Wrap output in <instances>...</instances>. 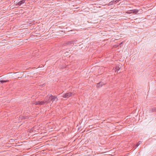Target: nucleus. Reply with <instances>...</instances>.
Wrapping results in <instances>:
<instances>
[{"label": "nucleus", "instance_id": "nucleus-1", "mask_svg": "<svg viewBox=\"0 0 156 156\" xmlns=\"http://www.w3.org/2000/svg\"><path fill=\"white\" fill-rule=\"evenodd\" d=\"M51 102V99L49 98V96L45 98L44 101H38L35 102V104L36 105H43L44 104H47Z\"/></svg>", "mask_w": 156, "mask_h": 156}, {"label": "nucleus", "instance_id": "nucleus-2", "mask_svg": "<svg viewBox=\"0 0 156 156\" xmlns=\"http://www.w3.org/2000/svg\"><path fill=\"white\" fill-rule=\"evenodd\" d=\"M74 94L73 93L71 92H68L65 94H63L62 96L64 98H68L69 97L74 95Z\"/></svg>", "mask_w": 156, "mask_h": 156}, {"label": "nucleus", "instance_id": "nucleus-3", "mask_svg": "<svg viewBox=\"0 0 156 156\" xmlns=\"http://www.w3.org/2000/svg\"><path fill=\"white\" fill-rule=\"evenodd\" d=\"M49 98L51 99V101H53L55 100L57 101L58 98L54 96H49Z\"/></svg>", "mask_w": 156, "mask_h": 156}, {"label": "nucleus", "instance_id": "nucleus-4", "mask_svg": "<svg viewBox=\"0 0 156 156\" xmlns=\"http://www.w3.org/2000/svg\"><path fill=\"white\" fill-rule=\"evenodd\" d=\"M103 84L104 83L102 82H100L99 83L97 84V87L98 88L100 87H101Z\"/></svg>", "mask_w": 156, "mask_h": 156}, {"label": "nucleus", "instance_id": "nucleus-5", "mask_svg": "<svg viewBox=\"0 0 156 156\" xmlns=\"http://www.w3.org/2000/svg\"><path fill=\"white\" fill-rule=\"evenodd\" d=\"M25 0H22V1L18 2L17 4L19 5H21L22 4H23L25 2Z\"/></svg>", "mask_w": 156, "mask_h": 156}, {"label": "nucleus", "instance_id": "nucleus-6", "mask_svg": "<svg viewBox=\"0 0 156 156\" xmlns=\"http://www.w3.org/2000/svg\"><path fill=\"white\" fill-rule=\"evenodd\" d=\"M116 1H115V0H113L112 1H111L108 4V5H112L114 4H115L116 3Z\"/></svg>", "mask_w": 156, "mask_h": 156}, {"label": "nucleus", "instance_id": "nucleus-7", "mask_svg": "<svg viewBox=\"0 0 156 156\" xmlns=\"http://www.w3.org/2000/svg\"><path fill=\"white\" fill-rule=\"evenodd\" d=\"M115 70V72H118L120 69V68L119 66H117L115 68H113Z\"/></svg>", "mask_w": 156, "mask_h": 156}, {"label": "nucleus", "instance_id": "nucleus-8", "mask_svg": "<svg viewBox=\"0 0 156 156\" xmlns=\"http://www.w3.org/2000/svg\"><path fill=\"white\" fill-rule=\"evenodd\" d=\"M8 80H0V83H4L6 82H8Z\"/></svg>", "mask_w": 156, "mask_h": 156}, {"label": "nucleus", "instance_id": "nucleus-9", "mask_svg": "<svg viewBox=\"0 0 156 156\" xmlns=\"http://www.w3.org/2000/svg\"><path fill=\"white\" fill-rule=\"evenodd\" d=\"M132 11H133L132 13H133L138 12V11H136V10H135V9L133 10H132Z\"/></svg>", "mask_w": 156, "mask_h": 156}, {"label": "nucleus", "instance_id": "nucleus-10", "mask_svg": "<svg viewBox=\"0 0 156 156\" xmlns=\"http://www.w3.org/2000/svg\"><path fill=\"white\" fill-rule=\"evenodd\" d=\"M140 142H139L136 145V147H137L140 144V143H139Z\"/></svg>", "mask_w": 156, "mask_h": 156}]
</instances>
